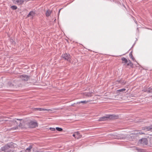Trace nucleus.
<instances>
[{"instance_id":"nucleus-7","label":"nucleus","mask_w":152,"mask_h":152,"mask_svg":"<svg viewBox=\"0 0 152 152\" xmlns=\"http://www.w3.org/2000/svg\"><path fill=\"white\" fill-rule=\"evenodd\" d=\"M62 57L65 60H67L69 62H71L70 56L69 54L65 53L62 55Z\"/></svg>"},{"instance_id":"nucleus-8","label":"nucleus","mask_w":152,"mask_h":152,"mask_svg":"<svg viewBox=\"0 0 152 152\" xmlns=\"http://www.w3.org/2000/svg\"><path fill=\"white\" fill-rule=\"evenodd\" d=\"M142 129L146 131L152 132V125L149 126H145Z\"/></svg>"},{"instance_id":"nucleus-20","label":"nucleus","mask_w":152,"mask_h":152,"mask_svg":"<svg viewBox=\"0 0 152 152\" xmlns=\"http://www.w3.org/2000/svg\"><path fill=\"white\" fill-rule=\"evenodd\" d=\"M126 90L125 88H123L121 89L118 90L117 91V92L118 93L124 91Z\"/></svg>"},{"instance_id":"nucleus-9","label":"nucleus","mask_w":152,"mask_h":152,"mask_svg":"<svg viewBox=\"0 0 152 152\" xmlns=\"http://www.w3.org/2000/svg\"><path fill=\"white\" fill-rule=\"evenodd\" d=\"M56 110V108H52L50 109H45V110L47 111V113H53L54 112L55 110Z\"/></svg>"},{"instance_id":"nucleus-11","label":"nucleus","mask_w":152,"mask_h":152,"mask_svg":"<svg viewBox=\"0 0 152 152\" xmlns=\"http://www.w3.org/2000/svg\"><path fill=\"white\" fill-rule=\"evenodd\" d=\"M32 110L34 111H42L45 110V109L42 108H33Z\"/></svg>"},{"instance_id":"nucleus-2","label":"nucleus","mask_w":152,"mask_h":152,"mask_svg":"<svg viewBox=\"0 0 152 152\" xmlns=\"http://www.w3.org/2000/svg\"><path fill=\"white\" fill-rule=\"evenodd\" d=\"M118 115H105L99 118L98 121H105L108 119L111 120L116 119L118 118Z\"/></svg>"},{"instance_id":"nucleus-1","label":"nucleus","mask_w":152,"mask_h":152,"mask_svg":"<svg viewBox=\"0 0 152 152\" xmlns=\"http://www.w3.org/2000/svg\"><path fill=\"white\" fill-rule=\"evenodd\" d=\"M16 147V145L12 142L9 143L1 147L0 151L1 152H12L13 151V148Z\"/></svg>"},{"instance_id":"nucleus-13","label":"nucleus","mask_w":152,"mask_h":152,"mask_svg":"<svg viewBox=\"0 0 152 152\" xmlns=\"http://www.w3.org/2000/svg\"><path fill=\"white\" fill-rule=\"evenodd\" d=\"M89 102V100L88 101H81L79 102H77V104H80L81 103H83V104H85L87 102Z\"/></svg>"},{"instance_id":"nucleus-3","label":"nucleus","mask_w":152,"mask_h":152,"mask_svg":"<svg viewBox=\"0 0 152 152\" xmlns=\"http://www.w3.org/2000/svg\"><path fill=\"white\" fill-rule=\"evenodd\" d=\"M148 140L146 138H142L139 141V143L142 145H146L148 144Z\"/></svg>"},{"instance_id":"nucleus-27","label":"nucleus","mask_w":152,"mask_h":152,"mask_svg":"<svg viewBox=\"0 0 152 152\" xmlns=\"http://www.w3.org/2000/svg\"><path fill=\"white\" fill-rule=\"evenodd\" d=\"M120 83H121L123 85H124L125 84L126 82H123L122 83L120 82Z\"/></svg>"},{"instance_id":"nucleus-10","label":"nucleus","mask_w":152,"mask_h":152,"mask_svg":"<svg viewBox=\"0 0 152 152\" xmlns=\"http://www.w3.org/2000/svg\"><path fill=\"white\" fill-rule=\"evenodd\" d=\"M36 14L35 12L34 11H31L30 12L29 14L27 15V17H29L30 16L33 17L35 16Z\"/></svg>"},{"instance_id":"nucleus-32","label":"nucleus","mask_w":152,"mask_h":152,"mask_svg":"<svg viewBox=\"0 0 152 152\" xmlns=\"http://www.w3.org/2000/svg\"><path fill=\"white\" fill-rule=\"evenodd\" d=\"M15 121V122H16V121Z\"/></svg>"},{"instance_id":"nucleus-5","label":"nucleus","mask_w":152,"mask_h":152,"mask_svg":"<svg viewBox=\"0 0 152 152\" xmlns=\"http://www.w3.org/2000/svg\"><path fill=\"white\" fill-rule=\"evenodd\" d=\"M19 77L22 80L27 81L30 78V76L25 75H20Z\"/></svg>"},{"instance_id":"nucleus-6","label":"nucleus","mask_w":152,"mask_h":152,"mask_svg":"<svg viewBox=\"0 0 152 152\" xmlns=\"http://www.w3.org/2000/svg\"><path fill=\"white\" fill-rule=\"evenodd\" d=\"M28 126L30 128H33L37 126V123L36 122L31 121L28 123Z\"/></svg>"},{"instance_id":"nucleus-4","label":"nucleus","mask_w":152,"mask_h":152,"mask_svg":"<svg viewBox=\"0 0 152 152\" xmlns=\"http://www.w3.org/2000/svg\"><path fill=\"white\" fill-rule=\"evenodd\" d=\"M13 3L18 5H21L23 4L24 1H28V0H12Z\"/></svg>"},{"instance_id":"nucleus-29","label":"nucleus","mask_w":152,"mask_h":152,"mask_svg":"<svg viewBox=\"0 0 152 152\" xmlns=\"http://www.w3.org/2000/svg\"><path fill=\"white\" fill-rule=\"evenodd\" d=\"M135 22L136 23H137V21H136V20L135 21Z\"/></svg>"},{"instance_id":"nucleus-18","label":"nucleus","mask_w":152,"mask_h":152,"mask_svg":"<svg viewBox=\"0 0 152 152\" xmlns=\"http://www.w3.org/2000/svg\"><path fill=\"white\" fill-rule=\"evenodd\" d=\"M75 133L76 134L77 137H78L79 138L81 137V135L78 132H77Z\"/></svg>"},{"instance_id":"nucleus-23","label":"nucleus","mask_w":152,"mask_h":152,"mask_svg":"<svg viewBox=\"0 0 152 152\" xmlns=\"http://www.w3.org/2000/svg\"><path fill=\"white\" fill-rule=\"evenodd\" d=\"M56 129L57 130L60 132L62 131L63 130V129H62V128L58 127H56Z\"/></svg>"},{"instance_id":"nucleus-28","label":"nucleus","mask_w":152,"mask_h":152,"mask_svg":"<svg viewBox=\"0 0 152 152\" xmlns=\"http://www.w3.org/2000/svg\"><path fill=\"white\" fill-rule=\"evenodd\" d=\"M61 9H60L59 10V11H58V13H59L60 12V11L61 10Z\"/></svg>"},{"instance_id":"nucleus-25","label":"nucleus","mask_w":152,"mask_h":152,"mask_svg":"<svg viewBox=\"0 0 152 152\" xmlns=\"http://www.w3.org/2000/svg\"><path fill=\"white\" fill-rule=\"evenodd\" d=\"M72 136L73 137H75V138L78 139L79 137H77L75 133L73 134Z\"/></svg>"},{"instance_id":"nucleus-14","label":"nucleus","mask_w":152,"mask_h":152,"mask_svg":"<svg viewBox=\"0 0 152 152\" xmlns=\"http://www.w3.org/2000/svg\"><path fill=\"white\" fill-rule=\"evenodd\" d=\"M127 64V65L128 66H129L131 67H132L133 66V64L131 62V61L130 60H129L128 61Z\"/></svg>"},{"instance_id":"nucleus-21","label":"nucleus","mask_w":152,"mask_h":152,"mask_svg":"<svg viewBox=\"0 0 152 152\" xmlns=\"http://www.w3.org/2000/svg\"><path fill=\"white\" fill-rule=\"evenodd\" d=\"M129 56L132 58V59L133 60H134V58L133 57L132 53V52H130L129 54Z\"/></svg>"},{"instance_id":"nucleus-15","label":"nucleus","mask_w":152,"mask_h":152,"mask_svg":"<svg viewBox=\"0 0 152 152\" xmlns=\"http://www.w3.org/2000/svg\"><path fill=\"white\" fill-rule=\"evenodd\" d=\"M51 12L49 10H48L46 13V15L47 17L49 16L51 14Z\"/></svg>"},{"instance_id":"nucleus-16","label":"nucleus","mask_w":152,"mask_h":152,"mask_svg":"<svg viewBox=\"0 0 152 152\" xmlns=\"http://www.w3.org/2000/svg\"><path fill=\"white\" fill-rule=\"evenodd\" d=\"M145 92H147L148 93H152V88H149L148 89L145 91Z\"/></svg>"},{"instance_id":"nucleus-31","label":"nucleus","mask_w":152,"mask_h":152,"mask_svg":"<svg viewBox=\"0 0 152 152\" xmlns=\"http://www.w3.org/2000/svg\"><path fill=\"white\" fill-rule=\"evenodd\" d=\"M17 120H21V119H17Z\"/></svg>"},{"instance_id":"nucleus-30","label":"nucleus","mask_w":152,"mask_h":152,"mask_svg":"<svg viewBox=\"0 0 152 152\" xmlns=\"http://www.w3.org/2000/svg\"><path fill=\"white\" fill-rule=\"evenodd\" d=\"M140 133V134H143V133H142V132Z\"/></svg>"},{"instance_id":"nucleus-24","label":"nucleus","mask_w":152,"mask_h":152,"mask_svg":"<svg viewBox=\"0 0 152 152\" xmlns=\"http://www.w3.org/2000/svg\"><path fill=\"white\" fill-rule=\"evenodd\" d=\"M50 129L52 131H55L56 130V129L54 128H50Z\"/></svg>"},{"instance_id":"nucleus-26","label":"nucleus","mask_w":152,"mask_h":152,"mask_svg":"<svg viewBox=\"0 0 152 152\" xmlns=\"http://www.w3.org/2000/svg\"><path fill=\"white\" fill-rule=\"evenodd\" d=\"M18 127L17 126L16 127H13L11 129H13V130H15V129H18Z\"/></svg>"},{"instance_id":"nucleus-12","label":"nucleus","mask_w":152,"mask_h":152,"mask_svg":"<svg viewBox=\"0 0 152 152\" xmlns=\"http://www.w3.org/2000/svg\"><path fill=\"white\" fill-rule=\"evenodd\" d=\"M83 94L84 96L88 97H90L92 95V92H85Z\"/></svg>"},{"instance_id":"nucleus-19","label":"nucleus","mask_w":152,"mask_h":152,"mask_svg":"<svg viewBox=\"0 0 152 152\" xmlns=\"http://www.w3.org/2000/svg\"><path fill=\"white\" fill-rule=\"evenodd\" d=\"M121 60L125 63H127V62H128V61L127 60V59L126 58H125L124 57L122 58H121Z\"/></svg>"},{"instance_id":"nucleus-22","label":"nucleus","mask_w":152,"mask_h":152,"mask_svg":"<svg viewBox=\"0 0 152 152\" xmlns=\"http://www.w3.org/2000/svg\"><path fill=\"white\" fill-rule=\"evenodd\" d=\"M11 8L13 10H15L17 9V7L15 5H13L11 6Z\"/></svg>"},{"instance_id":"nucleus-17","label":"nucleus","mask_w":152,"mask_h":152,"mask_svg":"<svg viewBox=\"0 0 152 152\" xmlns=\"http://www.w3.org/2000/svg\"><path fill=\"white\" fill-rule=\"evenodd\" d=\"M32 148V146L31 145H30V146H29L28 148H26V151H27L28 152H30L31 149Z\"/></svg>"}]
</instances>
